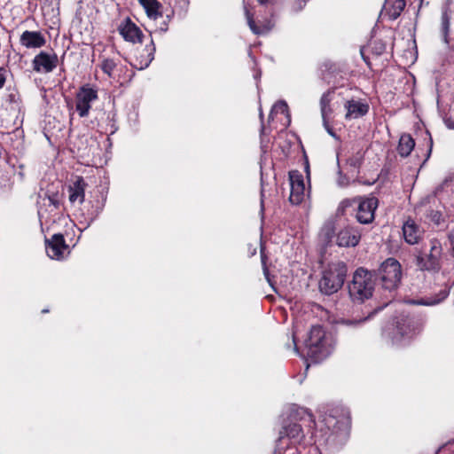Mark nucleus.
Returning <instances> with one entry per match:
<instances>
[{
    "instance_id": "aec40b11",
    "label": "nucleus",
    "mask_w": 454,
    "mask_h": 454,
    "mask_svg": "<svg viewBox=\"0 0 454 454\" xmlns=\"http://www.w3.org/2000/svg\"><path fill=\"white\" fill-rule=\"evenodd\" d=\"M450 293V287L445 286L441 289L434 296L425 297L420 299H411L407 303L411 305L434 306L444 301Z\"/></svg>"
},
{
    "instance_id": "393cba45",
    "label": "nucleus",
    "mask_w": 454,
    "mask_h": 454,
    "mask_svg": "<svg viewBox=\"0 0 454 454\" xmlns=\"http://www.w3.org/2000/svg\"><path fill=\"white\" fill-rule=\"evenodd\" d=\"M334 237V229L332 223H326L321 230L320 238L326 245L331 243Z\"/></svg>"
},
{
    "instance_id": "20e7f679",
    "label": "nucleus",
    "mask_w": 454,
    "mask_h": 454,
    "mask_svg": "<svg viewBox=\"0 0 454 454\" xmlns=\"http://www.w3.org/2000/svg\"><path fill=\"white\" fill-rule=\"evenodd\" d=\"M346 434V424L333 415H325L317 425L316 437L325 443H335Z\"/></svg>"
},
{
    "instance_id": "a19ab883",
    "label": "nucleus",
    "mask_w": 454,
    "mask_h": 454,
    "mask_svg": "<svg viewBox=\"0 0 454 454\" xmlns=\"http://www.w3.org/2000/svg\"><path fill=\"white\" fill-rule=\"evenodd\" d=\"M38 216H39V219H40L41 222H42L43 218L45 217V212H44V210L43 208H40L38 210Z\"/></svg>"
},
{
    "instance_id": "f8f14e48",
    "label": "nucleus",
    "mask_w": 454,
    "mask_h": 454,
    "mask_svg": "<svg viewBox=\"0 0 454 454\" xmlns=\"http://www.w3.org/2000/svg\"><path fill=\"white\" fill-rule=\"evenodd\" d=\"M414 331L412 320L408 317H402L396 322L393 343L396 345L405 344L406 340L412 337Z\"/></svg>"
},
{
    "instance_id": "473e14b6",
    "label": "nucleus",
    "mask_w": 454,
    "mask_h": 454,
    "mask_svg": "<svg viewBox=\"0 0 454 454\" xmlns=\"http://www.w3.org/2000/svg\"><path fill=\"white\" fill-rule=\"evenodd\" d=\"M442 29L444 34V40L447 43V35L450 29V20L446 14L442 15Z\"/></svg>"
},
{
    "instance_id": "2f4dec72",
    "label": "nucleus",
    "mask_w": 454,
    "mask_h": 454,
    "mask_svg": "<svg viewBox=\"0 0 454 454\" xmlns=\"http://www.w3.org/2000/svg\"><path fill=\"white\" fill-rule=\"evenodd\" d=\"M331 103V93L329 91L325 92L320 98V111L325 113V107L330 106Z\"/></svg>"
},
{
    "instance_id": "37998d69",
    "label": "nucleus",
    "mask_w": 454,
    "mask_h": 454,
    "mask_svg": "<svg viewBox=\"0 0 454 454\" xmlns=\"http://www.w3.org/2000/svg\"><path fill=\"white\" fill-rule=\"evenodd\" d=\"M269 0H258L259 3L261 4H266L268 3Z\"/></svg>"
},
{
    "instance_id": "b1692460",
    "label": "nucleus",
    "mask_w": 454,
    "mask_h": 454,
    "mask_svg": "<svg viewBox=\"0 0 454 454\" xmlns=\"http://www.w3.org/2000/svg\"><path fill=\"white\" fill-rule=\"evenodd\" d=\"M146 57L139 61L137 68L143 70L146 68L154 59L155 46L153 42L151 41V44L145 47Z\"/></svg>"
},
{
    "instance_id": "f03ea898",
    "label": "nucleus",
    "mask_w": 454,
    "mask_h": 454,
    "mask_svg": "<svg viewBox=\"0 0 454 454\" xmlns=\"http://www.w3.org/2000/svg\"><path fill=\"white\" fill-rule=\"evenodd\" d=\"M374 275L364 268H358L351 283L348 285V294L353 301L363 302L372 295L374 290Z\"/></svg>"
},
{
    "instance_id": "a878e982",
    "label": "nucleus",
    "mask_w": 454,
    "mask_h": 454,
    "mask_svg": "<svg viewBox=\"0 0 454 454\" xmlns=\"http://www.w3.org/2000/svg\"><path fill=\"white\" fill-rule=\"evenodd\" d=\"M273 113H281L286 114V117L288 119V124L290 123V114L288 111V106L285 100H279L272 107L269 118H272Z\"/></svg>"
},
{
    "instance_id": "de8ad7c7",
    "label": "nucleus",
    "mask_w": 454,
    "mask_h": 454,
    "mask_svg": "<svg viewBox=\"0 0 454 454\" xmlns=\"http://www.w3.org/2000/svg\"><path fill=\"white\" fill-rule=\"evenodd\" d=\"M160 29H161L162 31H166V30H167V26L165 25V27H161Z\"/></svg>"
},
{
    "instance_id": "9b49d317",
    "label": "nucleus",
    "mask_w": 454,
    "mask_h": 454,
    "mask_svg": "<svg viewBox=\"0 0 454 454\" xmlns=\"http://www.w3.org/2000/svg\"><path fill=\"white\" fill-rule=\"evenodd\" d=\"M59 59L55 53L41 51L35 56L32 65L33 69L37 73H51L56 68Z\"/></svg>"
},
{
    "instance_id": "4be33fe9",
    "label": "nucleus",
    "mask_w": 454,
    "mask_h": 454,
    "mask_svg": "<svg viewBox=\"0 0 454 454\" xmlns=\"http://www.w3.org/2000/svg\"><path fill=\"white\" fill-rule=\"evenodd\" d=\"M149 19L156 20L162 17V4L158 0H138Z\"/></svg>"
},
{
    "instance_id": "6ab92c4d",
    "label": "nucleus",
    "mask_w": 454,
    "mask_h": 454,
    "mask_svg": "<svg viewBox=\"0 0 454 454\" xmlns=\"http://www.w3.org/2000/svg\"><path fill=\"white\" fill-rule=\"evenodd\" d=\"M347 110L345 118L347 120L357 119L365 115L369 111V106L357 100H348L344 105Z\"/></svg>"
},
{
    "instance_id": "09e8293b",
    "label": "nucleus",
    "mask_w": 454,
    "mask_h": 454,
    "mask_svg": "<svg viewBox=\"0 0 454 454\" xmlns=\"http://www.w3.org/2000/svg\"><path fill=\"white\" fill-rule=\"evenodd\" d=\"M48 311H49L48 309H43V311H42V312H43V313H46V312H48Z\"/></svg>"
},
{
    "instance_id": "ea45409f",
    "label": "nucleus",
    "mask_w": 454,
    "mask_h": 454,
    "mask_svg": "<svg viewBox=\"0 0 454 454\" xmlns=\"http://www.w3.org/2000/svg\"><path fill=\"white\" fill-rule=\"evenodd\" d=\"M445 123H446V125H447V127H448L449 129H454V120H452V119L449 118V119H447V120L445 121Z\"/></svg>"
},
{
    "instance_id": "4468645a",
    "label": "nucleus",
    "mask_w": 454,
    "mask_h": 454,
    "mask_svg": "<svg viewBox=\"0 0 454 454\" xmlns=\"http://www.w3.org/2000/svg\"><path fill=\"white\" fill-rule=\"evenodd\" d=\"M68 247L62 234H54L51 239L46 240V253L51 259L60 260Z\"/></svg>"
},
{
    "instance_id": "7ed1b4c3",
    "label": "nucleus",
    "mask_w": 454,
    "mask_h": 454,
    "mask_svg": "<svg viewBox=\"0 0 454 454\" xmlns=\"http://www.w3.org/2000/svg\"><path fill=\"white\" fill-rule=\"evenodd\" d=\"M347 275V266L342 262L331 263L324 270L319 281L320 291L327 295L336 293L344 284Z\"/></svg>"
},
{
    "instance_id": "1a4fd4ad",
    "label": "nucleus",
    "mask_w": 454,
    "mask_h": 454,
    "mask_svg": "<svg viewBox=\"0 0 454 454\" xmlns=\"http://www.w3.org/2000/svg\"><path fill=\"white\" fill-rule=\"evenodd\" d=\"M378 203V199L373 196L358 198V206L356 213V220L362 224L371 223L374 220Z\"/></svg>"
},
{
    "instance_id": "79ce46f5",
    "label": "nucleus",
    "mask_w": 454,
    "mask_h": 454,
    "mask_svg": "<svg viewBox=\"0 0 454 454\" xmlns=\"http://www.w3.org/2000/svg\"><path fill=\"white\" fill-rule=\"evenodd\" d=\"M450 251L451 256L454 258V245H450Z\"/></svg>"
},
{
    "instance_id": "f257e3e1",
    "label": "nucleus",
    "mask_w": 454,
    "mask_h": 454,
    "mask_svg": "<svg viewBox=\"0 0 454 454\" xmlns=\"http://www.w3.org/2000/svg\"><path fill=\"white\" fill-rule=\"evenodd\" d=\"M307 355L316 363L326 358L333 351L332 340L321 325H313L305 340Z\"/></svg>"
},
{
    "instance_id": "4c0bfd02",
    "label": "nucleus",
    "mask_w": 454,
    "mask_h": 454,
    "mask_svg": "<svg viewBox=\"0 0 454 454\" xmlns=\"http://www.w3.org/2000/svg\"><path fill=\"white\" fill-rule=\"evenodd\" d=\"M5 69L4 67H0V89H2L5 83Z\"/></svg>"
},
{
    "instance_id": "c03bdc74",
    "label": "nucleus",
    "mask_w": 454,
    "mask_h": 454,
    "mask_svg": "<svg viewBox=\"0 0 454 454\" xmlns=\"http://www.w3.org/2000/svg\"><path fill=\"white\" fill-rule=\"evenodd\" d=\"M306 172H307V176H309V165L306 166Z\"/></svg>"
},
{
    "instance_id": "e433bc0d",
    "label": "nucleus",
    "mask_w": 454,
    "mask_h": 454,
    "mask_svg": "<svg viewBox=\"0 0 454 454\" xmlns=\"http://www.w3.org/2000/svg\"><path fill=\"white\" fill-rule=\"evenodd\" d=\"M308 0H295L294 4V11H301L303 6L305 5L306 2Z\"/></svg>"
},
{
    "instance_id": "412c9836",
    "label": "nucleus",
    "mask_w": 454,
    "mask_h": 454,
    "mask_svg": "<svg viewBox=\"0 0 454 454\" xmlns=\"http://www.w3.org/2000/svg\"><path fill=\"white\" fill-rule=\"evenodd\" d=\"M405 5L404 0H386L383 11L390 20H395L401 15Z\"/></svg>"
},
{
    "instance_id": "5701e85b",
    "label": "nucleus",
    "mask_w": 454,
    "mask_h": 454,
    "mask_svg": "<svg viewBox=\"0 0 454 454\" xmlns=\"http://www.w3.org/2000/svg\"><path fill=\"white\" fill-rule=\"evenodd\" d=\"M415 146V142L413 138L409 134H403L401 136L399 139V144L397 147L398 153L402 157H407L411 154V151Z\"/></svg>"
},
{
    "instance_id": "6e6552de",
    "label": "nucleus",
    "mask_w": 454,
    "mask_h": 454,
    "mask_svg": "<svg viewBox=\"0 0 454 454\" xmlns=\"http://www.w3.org/2000/svg\"><path fill=\"white\" fill-rule=\"evenodd\" d=\"M98 98V90L90 84H84L79 88L75 95V110L81 118L89 115L91 105Z\"/></svg>"
},
{
    "instance_id": "39448f33",
    "label": "nucleus",
    "mask_w": 454,
    "mask_h": 454,
    "mask_svg": "<svg viewBox=\"0 0 454 454\" xmlns=\"http://www.w3.org/2000/svg\"><path fill=\"white\" fill-rule=\"evenodd\" d=\"M301 425L291 423L282 428L277 442L276 454H296V445L303 440Z\"/></svg>"
},
{
    "instance_id": "f3484780",
    "label": "nucleus",
    "mask_w": 454,
    "mask_h": 454,
    "mask_svg": "<svg viewBox=\"0 0 454 454\" xmlns=\"http://www.w3.org/2000/svg\"><path fill=\"white\" fill-rule=\"evenodd\" d=\"M20 43L27 49H35L44 46L46 39L40 31L26 30L21 34Z\"/></svg>"
},
{
    "instance_id": "423d86ee",
    "label": "nucleus",
    "mask_w": 454,
    "mask_h": 454,
    "mask_svg": "<svg viewBox=\"0 0 454 454\" xmlns=\"http://www.w3.org/2000/svg\"><path fill=\"white\" fill-rule=\"evenodd\" d=\"M429 245L430 250L428 254L426 255L419 254L416 256V265L420 270L437 273L442 268V243L437 239H432L429 241Z\"/></svg>"
},
{
    "instance_id": "cd10ccee",
    "label": "nucleus",
    "mask_w": 454,
    "mask_h": 454,
    "mask_svg": "<svg viewBox=\"0 0 454 454\" xmlns=\"http://www.w3.org/2000/svg\"><path fill=\"white\" fill-rule=\"evenodd\" d=\"M246 16H247V24L250 27V29L256 35H261V34H263L265 31H267L266 28H261V27H258L254 20H253V17L252 15L250 14L249 11L247 9H246Z\"/></svg>"
},
{
    "instance_id": "58836bf2",
    "label": "nucleus",
    "mask_w": 454,
    "mask_h": 454,
    "mask_svg": "<svg viewBox=\"0 0 454 454\" xmlns=\"http://www.w3.org/2000/svg\"><path fill=\"white\" fill-rule=\"evenodd\" d=\"M448 239L450 245H454V228L449 232Z\"/></svg>"
},
{
    "instance_id": "ddd939ff",
    "label": "nucleus",
    "mask_w": 454,
    "mask_h": 454,
    "mask_svg": "<svg viewBox=\"0 0 454 454\" xmlns=\"http://www.w3.org/2000/svg\"><path fill=\"white\" fill-rule=\"evenodd\" d=\"M360 239L361 234L356 227L346 226L336 234V244L341 247H356Z\"/></svg>"
},
{
    "instance_id": "0eeeda50",
    "label": "nucleus",
    "mask_w": 454,
    "mask_h": 454,
    "mask_svg": "<svg viewBox=\"0 0 454 454\" xmlns=\"http://www.w3.org/2000/svg\"><path fill=\"white\" fill-rule=\"evenodd\" d=\"M378 276L381 279L383 288L389 291L395 289L400 284L402 278L400 262L395 258H387L380 264L378 270Z\"/></svg>"
},
{
    "instance_id": "49530a36",
    "label": "nucleus",
    "mask_w": 454,
    "mask_h": 454,
    "mask_svg": "<svg viewBox=\"0 0 454 454\" xmlns=\"http://www.w3.org/2000/svg\"><path fill=\"white\" fill-rule=\"evenodd\" d=\"M260 118H261L262 120V118H263V114H262V110L260 111Z\"/></svg>"
},
{
    "instance_id": "c756f323",
    "label": "nucleus",
    "mask_w": 454,
    "mask_h": 454,
    "mask_svg": "<svg viewBox=\"0 0 454 454\" xmlns=\"http://www.w3.org/2000/svg\"><path fill=\"white\" fill-rule=\"evenodd\" d=\"M44 200H47V206L51 207V211L58 210L60 206V200L58 194L48 195Z\"/></svg>"
},
{
    "instance_id": "9d476101",
    "label": "nucleus",
    "mask_w": 454,
    "mask_h": 454,
    "mask_svg": "<svg viewBox=\"0 0 454 454\" xmlns=\"http://www.w3.org/2000/svg\"><path fill=\"white\" fill-rule=\"evenodd\" d=\"M291 192L289 200L294 205H298L304 200L306 188L302 175L299 171L289 173Z\"/></svg>"
},
{
    "instance_id": "2eb2a0df",
    "label": "nucleus",
    "mask_w": 454,
    "mask_h": 454,
    "mask_svg": "<svg viewBox=\"0 0 454 454\" xmlns=\"http://www.w3.org/2000/svg\"><path fill=\"white\" fill-rule=\"evenodd\" d=\"M118 30L125 41L133 43L141 42L142 31L129 18L125 19L119 25Z\"/></svg>"
},
{
    "instance_id": "a211bd4d",
    "label": "nucleus",
    "mask_w": 454,
    "mask_h": 454,
    "mask_svg": "<svg viewBox=\"0 0 454 454\" xmlns=\"http://www.w3.org/2000/svg\"><path fill=\"white\" fill-rule=\"evenodd\" d=\"M87 184L82 176H76L75 181L68 187V200L71 204H82L85 198Z\"/></svg>"
},
{
    "instance_id": "f704fd0d",
    "label": "nucleus",
    "mask_w": 454,
    "mask_h": 454,
    "mask_svg": "<svg viewBox=\"0 0 454 454\" xmlns=\"http://www.w3.org/2000/svg\"><path fill=\"white\" fill-rule=\"evenodd\" d=\"M348 163L351 167L358 168L361 164V158L360 157L350 158L348 160Z\"/></svg>"
},
{
    "instance_id": "c85d7f7f",
    "label": "nucleus",
    "mask_w": 454,
    "mask_h": 454,
    "mask_svg": "<svg viewBox=\"0 0 454 454\" xmlns=\"http://www.w3.org/2000/svg\"><path fill=\"white\" fill-rule=\"evenodd\" d=\"M116 67L115 62L111 59H106L101 63L102 71L108 76L112 75L113 71Z\"/></svg>"
},
{
    "instance_id": "7c9ffc66",
    "label": "nucleus",
    "mask_w": 454,
    "mask_h": 454,
    "mask_svg": "<svg viewBox=\"0 0 454 454\" xmlns=\"http://www.w3.org/2000/svg\"><path fill=\"white\" fill-rule=\"evenodd\" d=\"M386 50V44L381 40H374L372 43V51L376 55H381Z\"/></svg>"
},
{
    "instance_id": "c9c22d12",
    "label": "nucleus",
    "mask_w": 454,
    "mask_h": 454,
    "mask_svg": "<svg viewBox=\"0 0 454 454\" xmlns=\"http://www.w3.org/2000/svg\"><path fill=\"white\" fill-rule=\"evenodd\" d=\"M332 113H333V109H332L331 106H326L325 113L321 112V116H322L323 121H328V117L332 114Z\"/></svg>"
},
{
    "instance_id": "bb28decb",
    "label": "nucleus",
    "mask_w": 454,
    "mask_h": 454,
    "mask_svg": "<svg viewBox=\"0 0 454 454\" xmlns=\"http://www.w3.org/2000/svg\"><path fill=\"white\" fill-rule=\"evenodd\" d=\"M427 216L437 227L443 229L446 226L445 219L440 211L431 210Z\"/></svg>"
},
{
    "instance_id": "a18cd8bd",
    "label": "nucleus",
    "mask_w": 454,
    "mask_h": 454,
    "mask_svg": "<svg viewBox=\"0 0 454 454\" xmlns=\"http://www.w3.org/2000/svg\"><path fill=\"white\" fill-rule=\"evenodd\" d=\"M293 341H294V349H295L296 351H298V349H297V345H296V343H295V340H294V338L293 339Z\"/></svg>"
},
{
    "instance_id": "72a5a7b5",
    "label": "nucleus",
    "mask_w": 454,
    "mask_h": 454,
    "mask_svg": "<svg viewBox=\"0 0 454 454\" xmlns=\"http://www.w3.org/2000/svg\"><path fill=\"white\" fill-rule=\"evenodd\" d=\"M323 125H324L325 130L327 131V133L331 137H334L335 139H338L336 133L333 131V128L329 125L328 121H323Z\"/></svg>"
},
{
    "instance_id": "dca6fc26",
    "label": "nucleus",
    "mask_w": 454,
    "mask_h": 454,
    "mask_svg": "<svg viewBox=\"0 0 454 454\" xmlns=\"http://www.w3.org/2000/svg\"><path fill=\"white\" fill-rule=\"evenodd\" d=\"M424 235V230L412 219H408L403 225V236L410 245L419 244Z\"/></svg>"
}]
</instances>
